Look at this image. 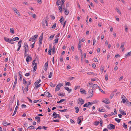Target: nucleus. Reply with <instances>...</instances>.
<instances>
[{
  "label": "nucleus",
  "mask_w": 131,
  "mask_h": 131,
  "mask_svg": "<svg viewBox=\"0 0 131 131\" xmlns=\"http://www.w3.org/2000/svg\"><path fill=\"white\" fill-rule=\"evenodd\" d=\"M80 92L82 93H83L85 92V91L84 89H81L80 90Z\"/></svg>",
  "instance_id": "c9c22d12"
},
{
  "label": "nucleus",
  "mask_w": 131,
  "mask_h": 131,
  "mask_svg": "<svg viewBox=\"0 0 131 131\" xmlns=\"http://www.w3.org/2000/svg\"><path fill=\"white\" fill-rule=\"evenodd\" d=\"M115 120L118 123H119L121 120V119H119L117 118H116L115 119Z\"/></svg>",
  "instance_id": "4c0bfd02"
},
{
  "label": "nucleus",
  "mask_w": 131,
  "mask_h": 131,
  "mask_svg": "<svg viewBox=\"0 0 131 131\" xmlns=\"http://www.w3.org/2000/svg\"><path fill=\"white\" fill-rule=\"evenodd\" d=\"M64 10V12L65 14L66 15H67L69 13V11L65 7H64L63 8Z\"/></svg>",
  "instance_id": "f8f14e48"
},
{
  "label": "nucleus",
  "mask_w": 131,
  "mask_h": 131,
  "mask_svg": "<svg viewBox=\"0 0 131 131\" xmlns=\"http://www.w3.org/2000/svg\"><path fill=\"white\" fill-rule=\"evenodd\" d=\"M95 125L96 126L98 125L99 124V121L95 122Z\"/></svg>",
  "instance_id": "3c124183"
},
{
  "label": "nucleus",
  "mask_w": 131,
  "mask_h": 131,
  "mask_svg": "<svg viewBox=\"0 0 131 131\" xmlns=\"http://www.w3.org/2000/svg\"><path fill=\"white\" fill-rule=\"evenodd\" d=\"M70 84V82H68L66 83L65 84L66 85H68L69 86V85Z\"/></svg>",
  "instance_id": "0e129e2a"
},
{
  "label": "nucleus",
  "mask_w": 131,
  "mask_h": 131,
  "mask_svg": "<svg viewBox=\"0 0 131 131\" xmlns=\"http://www.w3.org/2000/svg\"><path fill=\"white\" fill-rule=\"evenodd\" d=\"M97 86L98 85L97 84H94L92 87L93 90H95L97 87Z\"/></svg>",
  "instance_id": "aec40b11"
},
{
  "label": "nucleus",
  "mask_w": 131,
  "mask_h": 131,
  "mask_svg": "<svg viewBox=\"0 0 131 131\" xmlns=\"http://www.w3.org/2000/svg\"><path fill=\"white\" fill-rule=\"evenodd\" d=\"M102 102L105 103L109 104L110 103V101L108 100L105 99L102 101Z\"/></svg>",
  "instance_id": "4468645a"
},
{
  "label": "nucleus",
  "mask_w": 131,
  "mask_h": 131,
  "mask_svg": "<svg viewBox=\"0 0 131 131\" xmlns=\"http://www.w3.org/2000/svg\"><path fill=\"white\" fill-rule=\"evenodd\" d=\"M24 47V49L25 50V52H28L29 49L28 46H25Z\"/></svg>",
  "instance_id": "412c9836"
},
{
  "label": "nucleus",
  "mask_w": 131,
  "mask_h": 131,
  "mask_svg": "<svg viewBox=\"0 0 131 131\" xmlns=\"http://www.w3.org/2000/svg\"><path fill=\"white\" fill-rule=\"evenodd\" d=\"M7 122H4L3 123V125L6 126L7 125Z\"/></svg>",
  "instance_id": "37998d69"
},
{
  "label": "nucleus",
  "mask_w": 131,
  "mask_h": 131,
  "mask_svg": "<svg viewBox=\"0 0 131 131\" xmlns=\"http://www.w3.org/2000/svg\"><path fill=\"white\" fill-rule=\"evenodd\" d=\"M63 5L61 4V5L59 6L58 8L60 12L62 13V6Z\"/></svg>",
  "instance_id": "6ab92c4d"
},
{
  "label": "nucleus",
  "mask_w": 131,
  "mask_h": 131,
  "mask_svg": "<svg viewBox=\"0 0 131 131\" xmlns=\"http://www.w3.org/2000/svg\"><path fill=\"white\" fill-rule=\"evenodd\" d=\"M22 41L20 40L19 41L18 43V46L19 47H21V44Z\"/></svg>",
  "instance_id": "c85d7f7f"
},
{
  "label": "nucleus",
  "mask_w": 131,
  "mask_h": 131,
  "mask_svg": "<svg viewBox=\"0 0 131 131\" xmlns=\"http://www.w3.org/2000/svg\"><path fill=\"white\" fill-rule=\"evenodd\" d=\"M83 119V117L82 116H80L78 118V119L79 120H81V119L82 120Z\"/></svg>",
  "instance_id": "8fccbe9b"
},
{
  "label": "nucleus",
  "mask_w": 131,
  "mask_h": 131,
  "mask_svg": "<svg viewBox=\"0 0 131 131\" xmlns=\"http://www.w3.org/2000/svg\"><path fill=\"white\" fill-rule=\"evenodd\" d=\"M98 101L97 100H95L93 101V102H92L93 104H96L98 102Z\"/></svg>",
  "instance_id": "49530a36"
},
{
  "label": "nucleus",
  "mask_w": 131,
  "mask_h": 131,
  "mask_svg": "<svg viewBox=\"0 0 131 131\" xmlns=\"http://www.w3.org/2000/svg\"><path fill=\"white\" fill-rule=\"evenodd\" d=\"M49 49L48 51V54L49 55H51V54L52 48L51 47V45H49Z\"/></svg>",
  "instance_id": "dca6fc26"
},
{
  "label": "nucleus",
  "mask_w": 131,
  "mask_h": 131,
  "mask_svg": "<svg viewBox=\"0 0 131 131\" xmlns=\"http://www.w3.org/2000/svg\"><path fill=\"white\" fill-rule=\"evenodd\" d=\"M104 70V67L103 66H101V71L103 72Z\"/></svg>",
  "instance_id": "680f3d73"
},
{
  "label": "nucleus",
  "mask_w": 131,
  "mask_h": 131,
  "mask_svg": "<svg viewBox=\"0 0 131 131\" xmlns=\"http://www.w3.org/2000/svg\"><path fill=\"white\" fill-rule=\"evenodd\" d=\"M67 110V109H65L63 110H59V111H60L61 112H66Z\"/></svg>",
  "instance_id": "e2e57ef3"
},
{
  "label": "nucleus",
  "mask_w": 131,
  "mask_h": 131,
  "mask_svg": "<svg viewBox=\"0 0 131 131\" xmlns=\"http://www.w3.org/2000/svg\"><path fill=\"white\" fill-rule=\"evenodd\" d=\"M108 75L107 74H106L105 75V80H107L108 79Z\"/></svg>",
  "instance_id": "13d9d810"
},
{
  "label": "nucleus",
  "mask_w": 131,
  "mask_h": 131,
  "mask_svg": "<svg viewBox=\"0 0 131 131\" xmlns=\"http://www.w3.org/2000/svg\"><path fill=\"white\" fill-rule=\"evenodd\" d=\"M49 94V93L48 92H46L44 93V95L46 96H48V94Z\"/></svg>",
  "instance_id": "a19ab883"
},
{
  "label": "nucleus",
  "mask_w": 131,
  "mask_h": 131,
  "mask_svg": "<svg viewBox=\"0 0 131 131\" xmlns=\"http://www.w3.org/2000/svg\"><path fill=\"white\" fill-rule=\"evenodd\" d=\"M48 62H46L44 65V70H45L46 71L47 70V69L48 68Z\"/></svg>",
  "instance_id": "2eb2a0df"
},
{
  "label": "nucleus",
  "mask_w": 131,
  "mask_h": 131,
  "mask_svg": "<svg viewBox=\"0 0 131 131\" xmlns=\"http://www.w3.org/2000/svg\"><path fill=\"white\" fill-rule=\"evenodd\" d=\"M115 125L112 124H110L107 126V127L110 130H111L114 129L115 128Z\"/></svg>",
  "instance_id": "20e7f679"
},
{
  "label": "nucleus",
  "mask_w": 131,
  "mask_h": 131,
  "mask_svg": "<svg viewBox=\"0 0 131 131\" xmlns=\"http://www.w3.org/2000/svg\"><path fill=\"white\" fill-rule=\"evenodd\" d=\"M38 37V35H36L32 36L30 38L29 40V41H32V42L35 41V39H37Z\"/></svg>",
  "instance_id": "f03ea898"
},
{
  "label": "nucleus",
  "mask_w": 131,
  "mask_h": 131,
  "mask_svg": "<svg viewBox=\"0 0 131 131\" xmlns=\"http://www.w3.org/2000/svg\"><path fill=\"white\" fill-rule=\"evenodd\" d=\"M37 66V65H35V66L34 67L33 70L34 71H35L36 70Z\"/></svg>",
  "instance_id": "c03bdc74"
},
{
  "label": "nucleus",
  "mask_w": 131,
  "mask_h": 131,
  "mask_svg": "<svg viewBox=\"0 0 131 131\" xmlns=\"http://www.w3.org/2000/svg\"><path fill=\"white\" fill-rule=\"evenodd\" d=\"M30 75V73L29 72L25 74V75L26 77L29 76Z\"/></svg>",
  "instance_id": "603ef678"
},
{
  "label": "nucleus",
  "mask_w": 131,
  "mask_h": 131,
  "mask_svg": "<svg viewBox=\"0 0 131 131\" xmlns=\"http://www.w3.org/2000/svg\"><path fill=\"white\" fill-rule=\"evenodd\" d=\"M93 104V103L91 102H89L85 104L83 106L85 107H88L89 105H91Z\"/></svg>",
  "instance_id": "9b49d317"
},
{
  "label": "nucleus",
  "mask_w": 131,
  "mask_h": 131,
  "mask_svg": "<svg viewBox=\"0 0 131 131\" xmlns=\"http://www.w3.org/2000/svg\"><path fill=\"white\" fill-rule=\"evenodd\" d=\"M56 52V47L53 46L52 49V54H54Z\"/></svg>",
  "instance_id": "4be33fe9"
},
{
  "label": "nucleus",
  "mask_w": 131,
  "mask_h": 131,
  "mask_svg": "<svg viewBox=\"0 0 131 131\" xmlns=\"http://www.w3.org/2000/svg\"><path fill=\"white\" fill-rule=\"evenodd\" d=\"M63 83H59L56 86L55 91L56 92H57L59 91L60 88L63 86Z\"/></svg>",
  "instance_id": "f257e3e1"
},
{
  "label": "nucleus",
  "mask_w": 131,
  "mask_h": 131,
  "mask_svg": "<svg viewBox=\"0 0 131 131\" xmlns=\"http://www.w3.org/2000/svg\"><path fill=\"white\" fill-rule=\"evenodd\" d=\"M52 116H54L53 118H59L60 117V115L59 114H57V113L54 112L53 113Z\"/></svg>",
  "instance_id": "423d86ee"
},
{
  "label": "nucleus",
  "mask_w": 131,
  "mask_h": 131,
  "mask_svg": "<svg viewBox=\"0 0 131 131\" xmlns=\"http://www.w3.org/2000/svg\"><path fill=\"white\" fill-rule=\"evenodd\" d=\"M65 1V0H61L60 3L62 4V5H63Z\"/></svg>",
  "instance_id": "5fc2aeb1"
},
{
  "label": "nucleus",
  "mask_w": 131,
  "mask_h": 131,
  "mask_svg": "<svg viewBox=\"0 0 131 131\" xmlns=\"http://www.w3.org/2000/svg\"><path fill=\"white\" fill-rule=\"evenodd\" d=\"M35 119H40V117H38V116H36L35 117Z\"/></svg>",
  "instance_id": "864d4df0"
},
{
  "label": "nucleus",
  "mask_w": 131,
  "mask_h": 131,
  "mask_svg": "<svg viewBox=\"0 0 131 131\" xmlns=\"http://www.w3.org/2000/svg\"><path fill=\"white\" fill-rule=\"evenodd\" d=\"M19 73V79L20 81H21L22 80V73L21 72L19 71L18 72Z\"/></svg>",
  "instance_id": "ddd939ff"
},
{
  "label": "nucleus",
  "mask_w": 131,
  "mask_h": 131,
  "mask_svg": "<svg viewBox=\"0 0 131 131\" xmlns=\"http://www.w3.org/2000/svg\"><path fill=\"white\" fill-rule=\"evenodd\" d=\"M78 103L80 105H82L84 103V101L82 99L79 98L78 100Z\"/></svg>",
  "instance_id": "39448f33"
},
{
  "label": "nucleus",
  "mask_w": 131,
  "mask_h": 131,
  "mask_svg": "<svg viewBox=\"0 0 131 131\" xmlns=\"http://www.w3.org/2000/svg\"><path fill=\"white\" fill-rule=\"evenodd\" d=\"M52 75V73L51 72H50V73L48 77L49 78H51V77Z\"/></svg>",
  "instance_id": "6e6d98bb"
},
{
  "label": "nucleus",
  "mask_w": 131,
  "mask_h": 131,
  "mask_svg": "<svg viewBox=\"0 0 131 131\" xmlns=\"http://www.w3.org/2000/svg\"><path fill=\"white\" fill-rule=\"evenodd\" d=\"M41 80L40 79H39L35 83V85L36 86L39 83H40V82Z\"/></svg>",
  "instance_id": "5701e85b"
},
{
  "label": "nucleus",
  "mask_w": 131,
  "mask_h": 131,
  "mask_svg": "<svg viewBox=\"0 0 131 131\" xmlns=\"http://www.w3.org/2000/svg\"><path fill=\"white\" fill-rule=\"evenodd\" d=\"M54 35H51L49 37V40H51L52 39H53V38L54 37Z\"/></svg>",
  "instance_id": "2f4dec72"
},
{
  "label": "nucleus",
  "mask_w": 131,
  "mask_h": 131,
  "mask_svg": "<svg viewBox=\"0 0 131 131\" xmlns=\"http://www.w3.org/2000/svg\"><path fill=\"white\" fill-rule=\"evenodd\" d=\"M60 2V0H57V2H56V4L57 5L59 6V2Z\"/></svg>",
  "instance_id": "bf43d9fd"
},
{
  "label": "nucleus",
  "mask_w": 131,
  "mask_h": 131,
  "mask_svg": "<svg viewBox=\"0 0 131 131\" xmlns=\"http://www.w3.org/2000/svg\"><path fill=\"white\" fill-rule=\"evenodd\" d=\"M119 111L120 113L122 114L123 115H125L126 114L125 112L122 109L120 108L119 109Z\"/></svg>",
  "instance_id": "1a4fd4ad"
},
{
  "label": "nucleus",
  "mask_w": 131,
  "mask_h": 131,
  "mask_svg": "<svg viewBox=\"0 0 131 131\" xmlns=\"http://www.w3.org/2000/svg\"><path fill=\"white\" fill-rule=\"evenodd\" d=\"M27 83V81L26 79L24 78L23 79V83L24 84H26Z\"/></svg>",
  "instance_id": "de8ad7c7"
},
{
  "label": "nucleus",
  "mask_w": 131,
  "mask_h": 131,
  "mask_svg": "<svg viewBox=\"0 0 131 131\" xmlns=\"http://www.w3.org/2000/svg\"><path fill=\"white\" fill-rule=\"evenodd\" d=\"M75 112L77 113H78L79 111V107H75Z\"/></svg>",
  "instance_id": "c756f323"
},
{
  "label": "nucleus",
  "mask_w": 131,
  "mask_h": 131,
  "mask_svg": "<svg viewBox=\"0 0 131 131\" xmlns=\"http://www.w3.org/2000/svg\"><path fill=\"white\" fill-rule=\"evenodd\" d=\"M88 98L92 97L93 95V90L91 89H90L88 91Z\"/></svg>",
  "instance_id": "7ed1b4c3"
},
{
  "label": "nucleus",
  "mask_w": 131,
  "mask_h": 131,
  "mask_svg": "<svg viewBox=\"0 0 131 131\" xmlns=\"http://www.w3.org/2000/svg\"><path fill=\"white\" fill-rule=\"evenodd\" d=\"M64 88L66 90H67V91H68L69 93H70L71 91V89H70L68 87L66 86Z\"/></svg>",
  "instance_id": "393cba45"
},
{
  "label": "nucleus",
  "mask_w": 131,
  "mask_h": 131,
  "mask_svg": "<svg viewBox=\"0 0 131 131\" xmlns=\"http://www.w3.org/2000/svg\"><path fill=\"white\" fill-rule=\"evenodd\" d=\"M35 128V127L34 126L32 125L30 126L27 128V129H28L29 130H30L31 129H34Z\"/></svg>",
  "instance_id": "f3484780"
},
{
  "label": "nucleus",
  "mask_w": 131,
  "mask_h": 131,
  "mask_svg": "<svg viewBox=\"0 0 131 131\" xmlns=\"http://www.w3.org/2000/svg\"><path fill=\"white\" fill-rule=\"evenodd\" d=\"M35 61H36V60H34L33 62H32V65H37V63H35Z\"/></svg>",
  "instance_id": "a18cd8bd"
},
{
  "label": "nucleus",
  "mask_w": 131,
  "mask_h": 131,
  "mask_svg": "<svg viewBox=\"0 0 131 131\" xmlns=\"http://www.w3.org/2000/svg\"><path fill=\"white\" fill-rule=\"evenodd\" d=\"M50 85L51 87H54L56 85L55 84H53L52 82L50 83Z\"/></svg>",
  "instance_id": "e433bc0d"
},
{
  "label": "nucleus",
  "mask_w": 131,
  "mask_h": 131,
  "mask_svg": "<svg viewBox=\"0 0 131 131\" xmlns=\"http://www.w3.org/2000/svg\"><path fill=\"white\" fill-rule=\"evenodd\" d=\"M130 55H131V53L130 52H129L125 54V57L127 58L129 56H130Z\"/></svg>",
  "instance_id": "b1692460"
},
{
  "label": "nucleus",
  "mask_w": 131,
  "mask_h": 131,
  "mask_svg": "<svg viewBox=\"0 0 131 131\" xmlns=\"http://www.w3.org/2000/svg\"><path fill=\"white\" fill-rule=\"evenodd\" d=\"M31 81V80H30V81H28V83H27V86H28L30 84Z\"/></svg>",
  "instance_id": "69168bd1"
},
{
  "label": "nucleus",
  "mask_w": 131,
  "mask_h": 131,
  "mask_svg": "<svg viewBox=\"0 0 131 131\" xmlns=\"http://www.w3.org/2000/svg\"><path fill=\"white\" fill-rule=\"evenodd\" d=\"M63 17H62L60 19L59 21H60V23L62 24H63V27H64L66 25V21H65L64 23L63 21Z\"/></svg>",
  "instance_id": "0eeeda50"
},
{
  "label": "nucleus",
  "mask_w": 131,
  "mask_h": 131,
  "mask_svg": "<svg viewBox=\"0 0 131 131\" xmlns=\"http://www.w3.org/2000/svg\"><path fill=\"white\" fill-rule=\"evenodd\" d=\"M27 57L26 59V62H29L30 60L31 61L32 58L29 54H27Z\"/></svg>",
  "instance_id": "9d476101"
},
{
  "label": "nucleus",
  "mask_w": 131,
  "mask_h": 131,
  "mask_svg": "<svg viewBox=\"0 0 131 131\" xmlns=\"http://www.w3.org/2000/svg\"><path fill=\"white\" fill-rule=\"evenodd\" d=\"M110 57V54H108L107 56V59H108V58Z\"/></svg>",
  "instance_id": "4d7b16f0"
},
{
  "label": "nucleus",
  "mask_w": 131,
  "mask_h": 131,
  "mask_svg": "<svg viewBox=\"0 0 131 131\" xmlns=\"http://www.w3.org/2000/svg\"><path fill=\"white\" fill-rule=\"evenodd\" d=\"M43 38V36L42 35V36H40L39 38V46L41 45L42 44Z\"/></svg>",
  "instance_id": "6e6552de"
},
{
  "label": "nucleus",
  "mask_w": 131,
  "mask_h": 131,
  "mask_svg": "<svg viewBox=\"0 0 131 131\" xmlns=\"http://www.w3.org/2000/svg\"><path fill=\"white\" fill-rule=\"evenodd\" d=\"M65 95V94L64 93H62L61 92L60 93L58 94V95L60 96H64Z\"/></svg>",
  "instance_id": "7c9ffc66"
},
{
  "label": "nucleus",
  "mask_w": 131,
  "mask_h": 131,
  "mask_svg": "<svg viewBox=\"0 0 131 131\" xmlns=\"http://www.w3.org/2000/svg\"><path fill=\"white\" fill-rule=\"evenodd\" d=\"M17 108L18 107H17V106H16L15 108V111L14 112V113L12 115V116H14L16 114V112L17 110Z\"/></svg>",
  "instance_id": "a878e982"
},
{
  "label": "nucleus",
  "mask_w": 131,
  "mask_h": 131,
  "mask_svg": "<svg viewBox=\"0 0 131 131\" xmlns=\"http://www.w3.org/2000/svg\"><path fill=\"white\" fill-rule=\"evenodd\" d=\"M96 42V41L95 39H94L93 40V45H94Z\"/></svg>",
  "instance_id": "338daca9"
},
{
  "label": "nucleus",
  "mask_w": 131,
  "mask_h": 131,
  "mask_svg": "<svg viewBox=\"0 0 131 131\" xmlns=\"http://www.w3.org/2000/svg\"><path fill=\"white\" fill-rule=\"evenodd\" d=\"M4 40L7 42L9 43H11V41H10V40L9 39V38L7 37H4Z\"/></svg>",
  "instance_id": "a211bd4d"
},
{
  "label": "nucleus",
  "mask_w": 131,
  "mask_h": 131,
  "mask_svg": "<svg viewBox=\"0 0 131 131\" xmlns=\"http://www.w3.org/2000/svg\"><path fill=\"white\" fill-rule=\"evenodd\" d=\"M116 10L117 11V12H118L119 14L120 15H121V12H120L119 9L117 8H116Z\"/></svg>",
  "instance_id": "f704fd0d"
},
{
  "label": "nucleus",
  "mask_w": 131,
  "mask_h": 131,
  "mask_svg": "<svg viewBox=\"0 0 131 131\" xmlns=\"http://www.w3.org/2000/svg\"><path fill=\"white\" fill-rule=\"evenodd\" d=\"M123 126L124 127L125 129H127V126L125 123H124Z\"/></svg>",
  "instance_id": "79ce46f5"
},
{
  "label": "nucleus",
  "mask_w": 131,
  "mask_h": 131,
  "mask_svg": "<svg viewBox=\"0 0 131 131\" xmlns=\"http://www.w3.org/2000/svg\"><path fill=\"white\" fill-rule=\"evenodd\" d=\"M56 26V24L55 23L52 26L51 28L53 29H54L55 28Z\"/></svg>",
  "instance_id": "ea45409f"
},
{
  "label": "nucleus",
  "mask_w": 131,
  "mask_h": 131,
  "mask_svg": "<svg viewBox=\"0 0 131 131\" xmlns=\"http://www.w3.org/2000/svg\"><path fill=\"white\" fill-rule=\"evenodd\" d=\"M82 44L80 41H79L78 44V49L80 50Z\"/></svg>",
  "instance_id": "cd10ccee"
},
{
  "label": "nucleus",
  "mask_w": 131,
  "mask_h": 131,
  "mask_svg": "<svg viewBox=\"0 0 131 131\" xmlns=\"http://www.w3.org/2000/svg\"><path fill=\"white\" fill-rule=\"evenodd\" d=\"M35 42H34V43H32L31 45V48H33L34 47V45L35 43Z\"/></svg>",
  "instance_id": "052dcab7"
},
{
  "label": "nucleus",
  "mask_w": 131,
  "mask_h": 131,
  "mask_svg": "<svg viewBox=\"0 0 131 131\" xmlns=\"http://www.w3.org/2000/svg\"><path fill=\"white\" fill-rule=\"evenodd\" d=\"M13 10L17 14H19V12L17 11V9L15 8H13Z\"/></svg>",
  "instance_id": "bb28decb"
},
{
  "label": "nucleus",
  "mask_w": 131,
  "mask_h": 131,
  "mask_svg": "<svg viewBox=\"0 0 131 131\" xmlns=\"http://www.w3.org/2000/svg\"><path fill=\"white\" fill-rule=\"evenodd\" d=\"M27 98L29 102H30L31 103H32V100L30 99L29 97H27Z\"/></svg>",
  "instance_id": "774afa93"
},
{
  "label": "nucleus",
  "mask_w": 131,
  "mask_h": 131,
  "mask_svg": "<svg viewBox=\"0 0 131 131\" xmlns=\"http://www.w3.org/2000/svg\"><path fill=\"white\" fill-rule=\"evenodd\" d=\"M125 45V43L124 42L121 43L120 48H124V46Z\"/></svg>",
  "instance_id": "72a5a7b5"
},
{
  "label": "nucleus",
  "mask_w": 131,
  "mask_h": 131,
  "mask_svg": "<svg viewBox=\"0 0 131 131\" xmlns=\"http://www.w3.org/2000/svg\"><path fill=\"white\" fill-rule=\"evenodd\" d=\"M58 40H59L58 39L56 38V39H54V42L55 43H57L58 42Z\"/></svg>",
  "instance_id": "09e8293b"
},
{
  "label": "nucleus",
  "mask_w": 131,
  "mask_h": 131,
  "mask_svg": "<svg viewBox=\"0 0 131 131\" xmlns=\"http://www.w3.org/2000/svg\"><path fill=\"white\" fill-rule=\"evenodd\" d=\"M124 27L125 28V31L126 32H127L128 31V29L126 25H125L124 26Z\"/></svg>",
  "instance_id": "58836bf2"
},
{
  "label": "nucleus",
  "mask_w": 131,
  "mask_h": 131,
  "mask_svg": "<svg viewBox=\"0 0 131 131\" xmlns=\"http://www.w3.org/2000/svg\"><path fill=\"white\" fill-rule=\"evenodd\" d=\"M10 32L11 33L14 34V29L13 28H11L10 29Z\"/></svg>",
  "instance_id": "473e14b6"
}]
</instances>
